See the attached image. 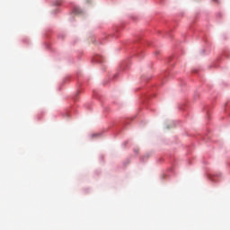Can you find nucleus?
Returning a JSON list of instances; mask_svg holds the SVG:
<instances>
[{"mask_svg":"<svg viewBox=\"0 0 230 230\" xmlns=\"http://www.w3.org/2000/svg\"><path fill=\"white\" fill-rule=\"evenodd\" d=\"M75 13H80V12L78 11V9H75Z\"/></svg>","mask_w":230,"mask_h":230,"instance_id":"obj_1","label":"nucleus"}]
</instances>
